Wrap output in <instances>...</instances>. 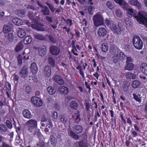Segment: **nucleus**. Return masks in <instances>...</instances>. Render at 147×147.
<instances>
[{
	"instance_id": "f257e3e1",
	"label": "nucleus",
	"mask_w": 147,
	"mask_h": 147,
	"mask_svg": "<svg viewBox=\"0 0 147 147\" xmlns=\"http://www.w3.org/2000/svg\"><path fill=\"white\" fill-rule=\"evenodd\" d=\"M128 5L127 9L125 10L128 11L127 15L129 17L131 18L133 16L139 24L147 25V14L146 13L143 11H140L138 12L137 15H136L135 11L132 9H128Z\"/></svg>"
},
{
	"instance_id": "f03ea898",
	"label": "nucleus",
	"mask_w": 147,
	"mask_h": 147,
	"mask_svg": "<svg viewBox=\"0 0 147 147\" xmlns=\"http://www.w3.org/2000/svg\"><path fill=\"white\" fill-rule=\"evenodd\" d=\"M105 23L110 28L111 30L116 34L118 35L123 30V26L121 22H118V25H116L113 21L106 19Z\"/></svg>"
},
{
	"instance_id": "7ed1b4c3",
	"label": "nucleus",
	"mask_w": 147,
	"mask_h": 147,
	"mask_svg": "<svg viewBox=\"0 0 147 147\" xmlns=\"http://www.w3.org/2000/svg\"><path fill=\"white\" fill-rule=\"evenodd\" d=\"M132 42L136 49L138 50L142 49L143 44L141 39L139 36H134L132 39Z\"/></svg>"
},
{
	"instance_id": "20e7f679",
	"label": "nucleus",
	"mask_w": 147,
	"mask_h": 147,
	"mask_svg": "<svg viewBox=\"0 0 147 147\" xmlns=\"http://www.w3.org/2000/svg\"><path fill=\"white\" fill-rule=\"evenodd\" d=\"M93 21L96 26L102 25L104 24V19L102 15L100 14L96 13L93 17Z\"/></svg>"
},
{
	"instance_id": "39448f33",
	"label": "nucleus",
	"mask_w": 147,
	"mask_h": 147,
	"mask_svg": "<svg viewBox=\"0 0 147 147\" xmlns=\"http://www.w3.org/2000/svg\"><path fill=\"white\" fill-rule=\"evenodd\" d=\"M28 129L30 132L37 127V121L36 120L30 119L27 121L26 123Z\"/></svg>"
},
{
	"instance_id": "423d86ee",
	"label": "nucleus",
	"mask_w": 147,
	"mask_h": 147,
	"mask_svg": "<svg viewBox=\"0 0 147 147\" xmlns=\"http://www.w3.org/2000/svg\"><path fill=\"white\" fill-rule=\"evenodd\" d=\"M31 101L32 104L37 107H40L42 106L43 104L42 100L37 96L32 97Z\"/></svg>"
},
{
	"instance_id": "0eeeda50",
	"label": "nucleus",
	"mask_w": 147,
	"mask_h": 147,
	"mask_svg": "<svg viewBox=\"0 0 147 147\" xmlns=\"http://www.w3.org/2000/svg\"><path fill=\"white\" fill-rule=\"evenodd\" d=\"M50 51L52 54L57 55L60 52V49L58 47L55 45H53L50 47Z\"/></svg>"
},
{
	"instance_id": "6e6552de",
	"label": "nucleus",
	"mask_w": 147,
	"mask_h": 147,
	"mask_svg": "<svg viewBox=\"0 0 147 147\" xmlns=\"http://www.w3.org/2000/svg\"><path fill=\"white\" fill-rule=\"evenodd\" d=\"M20 76L22 78H26L28 75V68L27 67L24 66L21 69V71L19 73Z\"/></svg>"
},
{
	"instance_id": "1a4fd4ad",
	"label": "nucleus",
	"mask_w": 147,
	"mask_h": 147,
	"mask_svg": "<svg viewBox=\"0 0 147 147\" xmlns=\"http://www.w3.org/2000/svg\"><path fill=\"white\" fill-rule=\"evenodd\" d=\"M110 53L114 55L113 57V60L114 63H116L118 61L119 58L118 57V55L116 53L115 49L113 47H111L110 49Z\"/></svg>"
},
{
	"instance_id": "9d476101",
	"label": "nucleus",
	"mask_w": 147,
	"mask_h": 147,
	"mask_svg": "<svg viewBox=\"0 0 147 147\" xmlns=\"http://www.w3.org/2000/svg\"><path fill=\"white\" fill-rule=\"evenodd\" d=\"M58 91L60 94L66 95L69 92V90L67 87L64 86H61L58 88Z\"/></svg>"
},
{
	"instance_id": "9b49d317",
	"label": "nucleus",
	"mask_w": 147,
	"mask_h": 147,
	"mask_svg": "<svg viewBox=\"0 0 147 147\" xmlns=\"http://www.w3.org/2000/svg\"><path fill=\"white\" fill-rule=\"evenodd\" d=\"M115 1L119 4L124 9H127L128 5L124 0H114Z\"/></svg>"
},
{
	"instance_id": "f8f14e48",
	"label": "nucleus",
	"mask_w": 147,
	"mask_h": 147,
	"mask_svg": "<svg viewBox=\"0 0 147 147\" xmlns=\"http://www.w3.org/2000/svg\"><path fill=\"white\" fill-rule=\"evenodd\" d=\"M116 53L118 55V57L122 61H123L125 59V56L123 53L119 49L115 50Z\"/></svg>"
},
{
	"instance_id": "ddd939ff",
	"label": "nucleus",
	"mask_w": 147,
	"mask_h": 147,
	"mask_svg": "<svg viewBox=\"0 0 147 147\" xmlns=\"http://www.w3.org/2000/svg\"><path fill=\"white\" fill-rule=\"evenodd\" d=\"M54 80L59 84L63 85L64 83V81L59 76L56 75L54 77Z\"/></svg>"
},
{
	"instance_id": "4468645a",
	"label": "nucleus",
	"mask_w": 147,
	"mask_h": 147,
	"mask_svg": "<svg viewBox=\"0 0 147 147\" xmlns=\"http://www.w3.org/2000/svg\"><path fill=\"white\" fill-rule=\"evenodd\" d=\"M83 129L82 127L79 125H76L73 127V130L77 134L81 133Z\"/></svg>"
},
{
	"instance_id": "2eb2a0df",
	"label": "nucleus",
	"mask_w": 147,
	"mask_h": 147,
	"mask_svg": "<svg viewBox=\"0 0 147 147\" xmlns=\"http://www.w3.org/2000/svg\"><path fill=\"white\" fill-rule=\"evenodd\" d=\"M43 73L46 76L48 77L50 76L51 73V70L50 67L48 66H45Z\"/></svg>"
},
{
	"instance_id": "dca6fc26",
	"label": "nucleus",
	"mask_w": 147,
	"mask_h": 147,
	"mask_svg": "<svg viewBox=\"0 0 147 147\" xmlns=\"http://www.w3.org/2000/svg\"><path fill=\"white\" fill-rule=\"evenodd\" d=\"M107 30L103 28H99L98 31V35L100 37H103L107 34Z\"/></svg>"
},
{
	"instance_id": "f3484780",
	"label": "nucleus",
	"mask_w": 147,
	"mask_h": 147,
	"mask_svg": "<svg viewBox=\"0 0 147 147\" xmlns=\"http://www.w3.org/2000/svg\"><path fill=\"white\" fill-rule=\"evenodd\" d=\"M33 34L34 37L37 39L40 40H44L45 39V37L42 34L36 32H33Z\"/></svg>"
},
{
	"instance_id": "a211bd4d",
	"label": "nucleus",
	"mask_w": 147,
	"mask_h": 147,
	"mask_svg": "<svg viewBox=\"0 0 147 147\" xmlns=\"http://www.w3.org/2000/svg\"><path fill=\"white\" fill-rule=\"evenodd\" d=\"M129 3L132 5L136 6L138 9L141 8V5L137 0H130L129 1Z\"/></svg>"
},
{
	"instance_id": "6ab92c4d",
	"label": "nucleus",
	"mask_w": 147,
	"mask_h": 147,
	"mask_svg": "<svg viewBox=\"0 0 147 147\" xmlns=\"http://www.w3.org/2000/svg\"><path fill=\"white\" fill-rule=\"evenodd\" d=\"M47 51V49L45 47H42L39 49L38 54L41 57L44 56L46 53Z\"/></svg>"
},
{
	"instance_id": "aec40b11",
	"label": "nucleus",
	"mask_w": 147,
	"mask_h": 147,
	"mask_svg": "<svg viewBox=\"0 0 147 147\" xmlns=\"http://www.w3.org/2000/svg\"><path fill=\"white\" fill-rule=\"evenodd\" d=\"M30 70L32 72L33 74H35L37 72L38 69L35 63L33 62L31 64Z\"/></svg>"
},
{
	"instance_id": "412c9836",
	"label": "nucleus",
	"mask_w": 147,
	"mask_h": 147,
	"mask_svg": "<svg viewBox=\"0 0 147 147\" xmlns=\"http://www.w3.org/2000/svg\"><path fill=\"white\" fill-rule=\"evenodd\" d=\"M23 116L27 119H30L32 117V115L30 112L28 110L25 109L22 112Z\"/></svg>"
},
{
	"instance_id": "4be33fe9",
	"label": "nucleus",
	"mask_w": 147,
	"mask_h": 147,
	"mask_svg": "<svg viewBox=\"0 0 147 147\" xmlns=\"http://www.w3.org/2000/svg\"><path fill=\"white\" fill-rule=\"evenodd\" d=\"M140 69L142 72L145 75H147V64L145 63H142L140 66Z\"/></svg>"
},
{
	"instance_id": "5701e85b",
	"label": "nucleus",
	"mask_w": 147,
	"mask_h": 147,
	"mask_svg": "<svg viewBox=\"0 0 147 147\" xmlns=\"http://www.w3.org/2000/svg\"><path fill=\"white\" fill-rule=\"evenodd\" d=\"M41 11L43 15L49 16L50 15V11L49 9L46 6H44L41 9Z\"/></svg>"
},
{
	"instance_id": "b1692460",
	"label": "nucleus",
	"mask_w": 147,
	"mask_h": 147,
	"mask_svg": "<svg viewBox=\"0 0 147 147\" xmlns=\"http://www.w3.org/2000/svg\"><path fill=\"white\" fill-rule=\"evenodd\" d=\"M26 34V32L24 28H20L18 32V36L20 38H23Z\"/></svg>"
},
{
	"instance_id": "393cba45",
	"label": "nucleus",
	"mask_w": 147,
	"mask_h": 147,
	"mask_svg": "<svg viewBox=\"0 0 147 147\" xmlns=\"http://www.w3.org/2000/svg\"><path fill=\"white\" fill-rule=\"evenodd\" d=\"M80 147H88V144L87 141H84V140H80L79 142H77Z\"/></svg>"
},
{
	"instance_id": "a878e982",
	"label": "nucleus",
	"mask_w": 147,
	"mask_h": 147,
	"mask_svg": "<svg viewBox=\"0 0 147 147\" xmlns=\"http://www.w3.org/2000/svg\"><path fill=\"white\" fill-rule=\"evenodd\" d=\"M68 134L70 136L75 140H78L79 138V136L74 133L71 130L68 131Z\"/></svg>"
},
{
	"instance_id": "bb28decb",
	"label": "nucleus",
	"mask_w": 147,
	"mask_h": 147,
	"mask_svg": "<svg viewBox=\"0 0 147 147\" xmlns=\"http://www.w3.org/2000/svg\"><path fill=\"white\" fill-rule=\"evenodd\" d=\"M125 76L127 79H135L136 78L135 74L130 72L126 73Z\"/></svg>"
},
{
	"instance_id": "cd10ccee",
	"label": "nucleus",
	"mask_w": 147,
	"mask_h": 147,
	"mask_svg": "<svg viewBox=\"0 0 147 147\" xmlns=\"http://www.w3.org/2000/svg\"><path fill=\"white\" fill-rule=\"evenodd\" d=\"M126 65L124 67V69L128 71H131L134 69V65L131 63H126Z\"/></svg>"
},
{
	"instance_id": "c85d7f7f",
	"label": "nucleus",
	"mask_w": 147,
	"mask_h": 147,
	"mask_svg": "<svg viewBox=\"0 0 147 147\" xmlns=\"http://www.w3.org/2000/svg\"><path fill=\"white\" fill-rule=\"evenodd\" d=\"M12 22L18 26L22 25L23 24L22 20L17 18H15L13 19Z\"/></svg>"
},
{
	"instance_id": "c756f323",
	"label": "nucleus",
	"mask_w": 147,
	"mask_h": 147,
	"mask_svg": "<svg viewBox=\"0 0 147 147\" xmlns=\"http://www.w3.org/2000/svg\"><path fill=\"white\" fill-rule=\"evenodd\" d=\"M23 45L22 44V42H20L16 45L15 48V50L16 52H18L22 50L23 49Z\"/></svg>"
},
{
	"instance_id": "7c9ffc66",
	"label": "nucleus",
	"mask_w": 147,
	"mask_h": 147,
	"mask_svg": "<svg viewBox=\"0 0 147 147\" xmlns=\"http://www.w3.org/2000/svg\"><path fill=\"white\" fill-rule=\"evenodd\" d=\"M6 38L9 41H12L13 39V34L12 33H7L6 35V34H4Z\"/></svg>"
},
{
	"instance_id": "2f4dec72",
	"label": "nucleus",
	"mask_w": 147,
	"mask_h": 147,
	"mask_svg": "<svg viewBox=\"0 0 147 147\" xmlns=\"http://www.w3.org/2000/svg\"><path fill=\"white\" fill-rule=\"evenodd\" d=\"M7 131V129L6 126L3 124L0 125V132L1 134H3Z\"/></svg>"
},
{
	"instance_id": "473e14b6",
	"label": "nucleus",
	"mask_w": 147,
	"mask_h": 147,
	"mask_svg": "<svg viewBox=\"0 0 147 147\" xmlns=\"http://www.w3.org/2000/svg\"><path fill=\"white\" fill-rule=\"evenodd\" d=\"M102 51L104 52H106L108 51V46L107 43H104L102 44L100 47Z\"/></svg>"
},
{
	"instance_id": "72a5a7b5",
	"label": "nucleus",
	"mask_w": 147,
	"mask_h": 147,
	"mask_svg": "<svg viewBox=\"0 0 147 147\" xmlns=\"http://www.w3.org/2000/svg\"><path fill=\"white\" fill-rule=\"evenodd\" d=\"M140 84L141 83L139 81L137 80H135L132 82L131 85L134 88H138Z\"/></svg>"
},
{
	"instance_id": "f704fd0d",
	"label": "nucleus",
	"mask_w": 147,
	"mask_h": 147,
	"mask_svg": "<svg viewBox=\"0 0 147 147\" xmlns=\"http://www.w3.org/2000/svg\"><path fill=\"white\" fill-rule=\"evenodd\" d=\"M134 98L137 102L140 103L141 102V97L140 94L137 95L135 93L133 94Z\"/></svg>"
},
{
	"instance_id": "c9c22d12",
	"label": "nucleus",
	"mask_w": 147,
	"mask_h": 147,
	"mask_svg": "<svg viewBox=\"0 0 147 147\" xmlns=\"http://www.w3.org/2000/svg\"><path fill=\"white\" fill-rule=\"evenodd\" d=\"M3 29V32H2V34L3 33L4 34H6V35L11 30L10 27L6 25L4 26Z\"/></svg>"
},
{
	"instance_id": "e433bc0d",
	"label": "nucleus",
	"mask_w": 147,
	"mask_h": 147,
	"mask_svg": "<svg viewBox=\"0 0 147 147\" xmlns=\"http://www.w3.org/2000/svg\"><path fill=\"white\" fill-rule=\"evenodd\" d=\"M70 107L72 108L75 109H77L78 107V104L75 101H72L70 103Z\"/></svg>"
},
{
	"instance_id": "4c0bfd02",
	"label": "nucleus",
	"mask_w": 147,
	"mask_h": 147,
	"mask_svg": "<svg viewBox=\"0 0 147 147\" xmlns=\"http://www.w3.org/2000/svg\"><path fill=\"white\" fill-rule=\"evenodd\" d=\"M26 13V12L23 10L18 9L16 12V14L19 16L22 17Z\"/></svg>"
},
{
	"instance_id": "58836bf2",
	"label": "nucleus",
	"mask_w": 147,
	"mask_h": 147,
	"mask_svg": "<svg viewBox=\"0 0 147 147\" xmlns=\"http://www.w3.org/2000/svg\"><path fill=\"white\" fill-rule=\"evenodd\" d=\"M48 37L50 41L53 43H55L57 41V39L55 36H53L51 35H49Z\"/></svg>"
},
{
	"instance_id": "ea45409f",
	"label": "nucleus",
	"mask_w": 147,
	"mask_h": 147,
	"mask_svg": "<svg viewBox=\"0 0 147 147\" xmlns=\"http://www.w3.org/2000/svg\"><path fill=\"white\" fill-rule=\"evenodd\" d=\"M115 13L117 16L119 18L121 17L123 15V12L119 9H115Z\"/></svg>"
},
{
	"instance_id": "a19ab883",
	"label": "nucleus",
	"mask_w": 147,
	"mask_h": 147,
	"mask_svg": "<svg viewBox=\"0 0 147 147\" xmlns=\"http://www.w3.org/2000/svg\"><path fill=\"white\" fill-rule=\"evenodd\" d=\"M32 39L31 37L29 36H26L24 40V42L26 44L30 43L32 41Z\"/></svg>"
},
{
	"instance_id": "79ce46f5",
	"label": "nucleus",
	"mask_w": 147,
	"mask_h": 147,
	"mask_svg": "<svg viewBox=\"0 0 147 147\" xmlns=\"http://www.w3.org/2000/svg\"><path fill=\"white\" fill-rule=\"evenodd\" d=\"M47 91L51 95L54 94L55 92V90L52 86H49L47 88Z\"/></svg>"
},
{
	"instance_id": "37998d69",
	"label": "nucleus",
	"mask_w": 147,
	"mask_h": 147,
	"mask_svg": "<svg viewBox=\"0 0 147 147\" xmlns=\"http://www.w3.org/2000/svg\"><path fill=\"white\" fill-rule=\"evenodd\" d=\"M106 5L107 7L110 9H112L114 8V6L112 4L111 1H108L106 2Z\"/></svg>"
},
{
	"instance_id": "c03bdc74",
	"label": "nucleus",
	"mask_w": 147,
	"mask_h": 147,
	"mask_svg": "<svg viewBox=\"0 0 147 147\" xmlns=\"http://www.w3.org/2000/svg\"><path fill=\"white\" fill-rule=\"evenodd\" d=\"M30 52L28 53H26L25 51H24L22 54V57L23 59H24L27 60L29 59V57L30 56Z\"/></svg>"
},
{
	"instance_id": "a18cd8bd",
	"label": "nucleus",
	"mask_w": 147,
	"mask_h": 147,
	"mask_svg": "<svg viewBox=\"0 0 147 147\" xmlns=\"http://www.w3.org/2000/svg\"><path fill=\"white\" fill-rule=\"evenodd\" d=\"M59 118L60 119L61 122L63 123H65L67 122V119H66L65 116L63 115H61L59 116Z\"/></svg>"
},
{
	"instance_id": "49530a36",
	"label": "nucleus",
	"mask_w": 147,
	"mask_h": 147,
	"mask_svg": "<svg viewBox=\"0 0 147 147\" xmlns=\"http://www.w3.org/2000/svg\"><path fill=\"white\" fill-rule=\"evenodd\" d=\"M50 142L52 144L54 145L57 142V139L53 136H51L50 137Z\"/></svg>"
},
{
	"instance_id": "de8ad7c7",
	"label": "nucleus",
	"mask_w": 147,
	"mask_h": 147,
	"mask_svg": "<svg viewBox=\"0 0 147 147\" xmlns=\"http://www.w3.org/2000/svg\"><path fill=\"white\" fill-rule=\"evenodd\" d=\"M22 55L19 54L17 57L18 64L21 65L22 63Z\"/></svg>"
},
{
	"instance_id": "09e8293b",
	"label": "nucleus",
	"mask_w": 147,
	"mask_h": 147,
	"mask_svg": "<svg viewBox=\"0 0 147 147\" xmlns=\"http://www.w3.org/2000/svg\"><path fill=\"white\" fill-rule=\"evenodd\" d=\"M75 116H76L75 122L77 123H78L81 120L80 114L79 113H77L75 114Z\"/></svg>"
},
{
	"instance_id": "8fccbe9b",
	"label": "nucleus",
	"mask_w": 147,
	"mask_h": 147,
	"mask_svg": "<svg viewBox=\"0 0 147 147\" xmlns=\"http://www.w3.org/2000/svg\"><path fill=\"white\" fill-rule=\"evenodd\" d=\"M49 63L52 66H54L55 65V62L53 59L51 57H49L48 59Z\"/></svg>"
},
{
	"instance_id": "3c124183",
	"label": "nucleus",
	"mask_w": 147,
	"mask_h": 147,
	"mask_svg": "<svg viewBox=\"0 0 147 147\" xmlns=\"http://www.w3.org/2000/svg\"><path fill=\"white\" fill-rule=\"evenodd\" d=\"M46 4L48 6L51 11L52 12H54L55 10V9L54 8V6L52 4L47 3H46Z\"/></svg>"
},
{
	"instance_id": "603ef678",
	"label": "nucleus",
	"mask_w": 147,
	"mask_h": 147,
	"mask_svg": "<svg viewBox=\"0 0 147 147\" xmlns=\"http://www.w3.org/2000/svg\"><path fill=\"white\" fill-rule=\"evenodd\" d=\"M53 17L47 16L45 18V19L50 23L53 22Z\"/></svg>"
},
{
	"instance_id": "864d4df0",
	"label": "nucleus",
	"mask_w": 147,
	"mask_h": 147,
	"mask_svg": "<svg viewBox=\"0 0 147 147\" xmlns=\"http://www.w3.org/2000/svg\"><path fill=\"white\" fill-rule=\"evenodd\" d=\"M85 105L86 111H89L90 107V103L88 101H86Z\"/></svg>"
},
{
	"instance_id": "5fc2aeb1",
	"label": "nucleus",
	"mask_w": 147,
	"mask_h": 147,
	"mask_svg": "<svg viewBox=\"0 0 147 147\" xmlns=\"http://www.w3.org/2000/svg\"><path fill=\"white\" fill-rule=\"evenodd\" d=\"M6 124L7 127L11 129L12 127V125L9 120H7L6 121Z\"/></svg>"
},
{
	"instance_id": "6e6d98bb",
	"label": "nucleus",
	"mask_w": 147,
	"mask_h": 147,
	"mask_svg": "<svg viewBox=\"0 0 147 147\" xmlns=\"http://www.w3.org/2000/svg\"><path fill=\"white\" fill-rule=\"evenodd\" d=\"M125 23L127 25L129 26H131L132 24V23L130 21L129 18H127L125 19Z\"/></svg>"
},
{
	"instance_id": "4d7b16f0",
	"label": "nucleus",
	"mask_w": 147,
	"mask_h": 147,
	"mask_svg": "<svg viewBox=\"0 0 147 147\" xmlns=\"http://www.w3.org/2000/svg\"><path fill=\"white\" fill-rule=\"evenodd\" d=\"M28 16L30 19L33 20L34 19V15L32 12L29 11L28 12Z\"/></svg>"
},
{
	"instance_id": "13d9d810",
	"label": "nucleus",
	"mask_w": 147,
	"mask_h": 147,
	"mask_svg": "<svg viewBox=\"0 0 147 147\" xmlns=\"http://www.w3.org/2000/svg\"><path fill=\"white\" fill-rule=\"evenodd\" d=\"M5 86L8 90H10L11 89V86L9 82H5Z\"/></svg>"
},
{
	"instance_id": "bf43d9fd",
	"label": "nucleus",
	"mask_w": 147,
	"mask_h": 147,
	"mask_svg": "<svg viewBox=\"0 0 147 147\" xmlns=\"http://www.w3.org/2000/svg\"><path fill=\"white\" fill-rule=\"evenodd\" d=\"M24 22L28 26H31L32 28H34L35 25L33 24H31L28 20H25L24 21Z\"/></svg>"
},
{
	"instance_id": "052dcab7",
	"label": "nucleus",
	"mask_w": 147,
	"mask_h": 147,
	"mask_svg": "<svg viewBox=\"0 0 147 147\" xmlns=\"http://www.w3.org/2000/svg\"><path fill=\"white\" fill-rule=\"evenodd\" d=\"M25 91L28 94H29L32 91V89L29 86H27L26 87Z\"/></svg>"
},
{
	"instance_id": "680f3d73",
	"label": "nucleus",
	"mask_w": 147,
	"mask_h": 147,
	"mask_svg": "<svg viewBox=\"0 0 147 147\" xmlns=\"http://www.w3.org/2000/svg\"><path fill=\"white\" fill-rule=\"evenodd\" d=\"M34 135V136L38 137H40L41 136V135L39 130H37L36 131H35Z\"/></svg>"
},
{
	"instance_id": "e2e57ef3",
	"label": "nucleus",
	"mask_w": 147,
	"mask_h": 147,
	"mask_svg": "<svg viewBox=\"0 0 147 147\" xmlns=\"http://www.w3.org/2000/svg\"><path fill=\"white\" fill-rule=\"evenodd\" d=\"M52 117L55 119H57L58 117V114L56 112H53L52 113Z\"/></svg>"
},
{
	"instance_id": "0e129e2a",
	"label": "nucleus",
	"mask_w": 147,
	"mask_h": 147,
	"mask_svg": "<svg viewBox=\"0 0 147 147\" xmlns=\"http://www.w3.org/2000/svg\"><path fill=\"white\" fill-rule=\"evenodd\" d=\"M88 9L89 13L90 14H92V11L93 9H94V7L92 6H90L88 7Z\"/></svg>"
},
{
	"instance_id": "69168bd1",
	"label": "nucleus",
	"mask_w": 147,
	"mask_h": 147,
	"mask_svg": "<svg viewBox=\"0 0 147 147\" xmlns=\"http://www.w3.org/2000/svg\"><path fill=\"white\" fill-rule=\"evenodd\" d=\"M81 137L84 140H86L87 139V136L85 133H83L81 135Z\"/></svg>"
},
{
	"instance_id": "338daca9",
	"label": "nucleus",
	"mask_w": 147,
	"mask_h": 147,
	"mask_svg": "<svg viewBox=\"0 0 147 147\" xmlns=\"http://www.w3.org/2000/svg\"><path fill=\"white\" fill-rule=\"evenodd\" d=\"M48 119L45 116L42 115L41 117L40 121L41 122H45L47 121Z\"/></svg>"
},
{
	"instance_id": "774afa93",
	"label": "nucleus",
	"mask_w": 147,
	"mask_h": 147,
	"mask_svg": "<svg viewBox=\"0 0 147 147\" xmlns=\"http://www.w3.org/2000/svg\"><path fill=\"white\" fill-rule=\"evenodd\" d=\"M2 146L3 147H12L3 141L2 142Z\"/></svg>"
}]
</instances>
